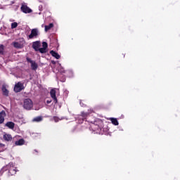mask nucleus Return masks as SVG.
Wrapping results in <instances>:
<instances>
[{"label": "nucleus", "instance_id": "f257e3e1", "mask_svg": "<svg viewBox=\"0 0 180 180\" xmlns=\"http://www.w3.org/2000/svg\"><path fill=\"white\" fill-rule=\"evenodd\" d=\"M25 44L26 41H25V39L21 38L18 41L13 42V46L15 49H23Z\"/></svg>", "mask_w": 180, "mask_h": 180}, {"label": "nucleus", "instance_id": "f03ea898", "mask_svg": "<svg viewBox=\"0 0 180 180\" xmlns=\"http://www.w3.org/2000/svg\"><path fill=\"white\" fill-rule=\"evenodd\" d=\"M23 108L26 110H30L33 108V101L30 98H25L23 103Z\"/></svg>", "mask_w": 180, "mask_h": 180}, {"label": "nucleus", "instance_id": "7ed1b4c3", "mask_svg": "<svg viewBox=\"0 0 180 180\" xmlns=\"http://www.w3.org/2000/svg\"><path fill=\"white\" fill-rule=\"evenodd\" d=\"M57 89H51L50 91L51 98L53 99L55 104L58 103V99H57Z\"/></svg>", "mask_w": 180, "mask_h": 180}, {"label": "nucleus", "instance_id": "20e7f679", "mask_svg": "<svg viewBox=\"0 0 180 180\" xmlns=\"http://www.w3.org/2000/svg\"><path fill=\"white\" fill-rule=\"evenodd\" d=\"M39 37V30L37 28H34L31 30L30 34L28 36V39L32 40V39H37Z\"/></svg>", "mask_w": 180, "mask_h": 180}, {"label": "nucleus", "instance_id": "39448f33", "mask_svg": "<svg viewBox=\"0 0 180 180\" xmlns=\"http://www.w3.org/2000/svg\"><path fill=\"white\" fill-rule=\"evenodd\" d=\"M23 89H25V86L23 85V83L20 82H18L14 86V91H15L16 94L23 91Z\"/></svg>", "mask_w": 180, "mask_h": 180}, {"label": "nucleus", "instance_id": "423d86ee", "mask_svg": "<svg viewBox=\"0 0 180 180\" xmlns=\"http://www.w3.org/2000/svg\"><path fill=\"white\" fill-rule=\"evenodd\" d=\"M26 60H27V63H31V68H32V70H33L34 71H36V70H37V68H39V65L36 63V61L32 60L29 57H27Z\"/></svg>", "mask_w": 180, "mask_h": 180}, {"label": "nucleus", "instance_id": "0eeeda50", "mask_svg": "<svg viewBox=\"0 0 180 180\" xmlns=\"http://www.w3.org/2000/svg\"><path fill=\"white\" fill-rule=\"evenodd\" d=\"M20 9L23 13H32V12H33V10H32V8H30L29 6H27V5L25 4H22Z\"/></svg>", "mask_w": 180, "mask_h": 180}, {"label": "nucleus", "instance_id": "6e6552de", "mask_svg": "<svg viewBox=\"0 0 180 180\" xmlns=\"http://www.w3.org/2000/svg\"><path fill=\"white\" fill-rule=\"evenodd\" d=\"M6 117V112L5 110H1L0 112V124H2L5 122V117Z\"/></svg>", "mask_w": 180, "mask_h": 180}, {"label": "nucleus", "instance_id": "1a4fd4ad", "mask_svg": "<svg viewBox=\"0 0 180 180\" xmlns=\"http://www.w3.org/2000/svg\"><path fill=\"white\" fill-rule=\"evenodd\" d=\"M39 47H40V41H34L32 43V49H34L35 51H39Z\"/></svg>", "mask_w": 180, "mask_h": 180}, {"label": "nucleus", "instance_id": "9d476101", "mask_svg": "<svg viewBox=\"0 0 180 180\" xmlns=\"http://www.w3.org/2000/svg\"><path fill=\"white\" fill-rule=\"evenodd\" d=\"M50 54L52 56V57H54L55 58H56V60H60V54H58V53L54 51H50Z\"/></svg>", "mask_w": 180, "mask_h": 180}, {"label": "nucleus", "instance_id": "9b49d317", "mask_svg": "<svg viewBox=\"0 0 180 180\" xmlns=\"http://www.w3.org/2000/svg\"><path fill=\"white\" fill-rule=\"evenodd\" d=\"M6 127H8V129H11V130H13L15 129V122H8L5 124Z\"/></svg>", "mask_w": 180, "mask_h": 180}, {"label": "nucleus", "instance_id": "f8f14e48", "mask_svg": "<svg viewBox=\"0 0 180 180\" xmlns=\"http://www.w3.org/2000/svg\"><path fill=\"white\" fill-rule=\"evenodd\" d=\"M3 139L5 141H12V135L6 134L3 136Z\"/></svg>", "mask_w": 180, "mask_h": 180}, {"label": "nucleus", "instance_id": "ddd939ff", "mask_svg": "<svg viewBox=\"0 0 180 180\" xmlns=\"http://www.w3.org/2000/svg\"><path fill=\"white\" fill-rule=\"evenodd\" d=\"M89 112H82L81 115H79V118L82 119V120H85L86 119V117H89Z\"/></svg>", "mask_w": 180, "mask_h": 180}, {"label": "nucleus", "instance_id": "4468645a", "mask_svg": "<svg viewBox=\"0 0 180 180\" xmlns=\"http://www.w3.org/2000/svg\"><path fill=\"white\" fill-rule=\"evenodd\" d=\"M16 174V169L14 167H11L8 170V175L9 176H12V175H15Z\"/></svg>", "mask_w": 180, "mask_h": 180}, {"label": "nucleus", "instance_id": "2eb2a0df", "mask_svg": "<svg viewBox=\"0 0 180 180\" xmlns=\"http://www.w3.org/2000/svg\"><path fill=\"white\" fill-rule=\"evenodd\" d=\"M15 146H23V144H25V139H19L18 141H15Z\"/></svg>", "mask_w": 180, "mask_h": 180}, {"label": "nucleus", "instance_id": "dca6fc26", "mask_svg": "<svg viewBox=\"0 0 180 180\" xmlns=\"http://www.w3.org/2000/svg\"><path fill=\"white\" fill-rule=\"evenodd\" d=\"M2 91L4 96H9V91H8V89H6V87H3Z\"/></svg>", "mask_w": 180, "mask_h": 180}, {"label": "nucleus", "instance_id": "f3484780", "mask_svg": "<svg viewBox=\"0 0 180 180\" xmlns=\"http://www.w3.org/2000/svg\"><path fill=\"white\" fill-rule=\"evenodd\" d=\"M52 27H54V24L53 23H50L49 25H45V32H49Z\"/></svg>", "mask_w": 180, "mask_h": 180}, {"label": "nucleus", "instance_id": "a211bd4d", "mask_svg": "<svg viewBox=\"0 0 180 180\" xmlns=\"http://www.w3.org/2000/svg\"><path fill=\"white\" fill-rule=\"evenodd\" d=\"M110 121L115 126H119V122L116 118H110Z\"/></svg>", "mask_w": 180, "mask_h": 180}, {"label": "nucleus", "instance_id": "6ab92c4d", "mask_svg": "<svg viewBox=\"0 0 180 180\" xmlns=\"http://www.w3.org/2000/svg\"><path fill=\"white\" fill-rule=\"evenodd\" d=\"M42 120H43V117L38 116V117H34L33 119L32 122H41Z\"/></svg>", "mask_w": 180, "mask_h": 180}, {"label": "nucleus", "instance_id": "aec40b11", "mask_svg": "<svg viewBox=\"0 0 180 180\" xmlns=\"http://www.w3.org/2000/svg\"><path fill=\"white\" fill-rule=\"evenodd\" d=\"M4 50H5V46H4V44H0V54L1 56H4Z\"/></svg>", "mask_w": 180, "mask_h": 180}, {"label": "nucleus", "instance_id": "412c9836", "mask_svg": "<svg viewBox=\"0 0 180 180\" xmlns=\"http://www.w3.org/2000/svg\"><path fill=\"white\" fill-rule=\"evenodd\" d=\"M38 51H39V53H41V54H44L47 53V49H46L45 48H39Z\"/></svg>", "mask_w": 180, "mask_h": 180}, {"label": "nucleus", "instance_id": "4be33fe9", "mask_svg": "<svg viewBox=\"0 0 180 180\" xmlns=\"http://www.w3.org/2000/svg\"><path fill=\"white\" fill-rule=\"evenodd\" d=\"M48 47H49V44H47V42H46V41L42 42V48L43 49H45L47 50Z\"/></svg>", "mask_w": 180, "mask_h": 180}, {"label": "nucleus", "instance_id": "5701e85b", "mask_svg": "<svg viewBox=\"0 0 180 180\" xmlns=\"http://www.w3.org/2000/svg\"><path fill=\"white\" fill-rule=\"evenodd\" d=\"M18 27V22H14L11 23V29H16Z\"/></svg>", "mask_w": 180, "mask_h": 180}, {"label": "nucleus", "instance_id": "b1692460", "mask_svg": "<svg viewBox=\"0 0 180 180\" xmlns=\"http://www.w3.org/2000/svg\"><path fill=\"white\" fill-rule=\"evenodd\" d=\"M53 120L57 123V122H59L60 118L58 117H53Z\"/></svg>", "mask_w": 180, "mask_h": 180}, {"label": "nucleus", "instance_id": "393cba45", "mask_svg": "<svg viewBox=\"0 0 180 180\" xmlns=\"http://www.w3.org/2000/svg\"><path fill=\"white\" fill-rule=\"evenodd\" d=\"M51 102H52L51 99L46 101V103H47L48 105L50 104V103H51Z\"/></svg>", "mask_w": 180, "mask_h": 180}, {"label": "nucleus", "instance_id": "a878e982", "mask_svg": "<svg viewBox=\"0 0 180 180\" xmlns=\"http://www.w3.org/2000/svg\"><path fill=\"white\" fill-rule=\"evenodd\" d=\"M51 63L56 65V62L54 60H51Z\"/></svg>", "mask_w": 180, "mask_h": 180}]
</instances>
